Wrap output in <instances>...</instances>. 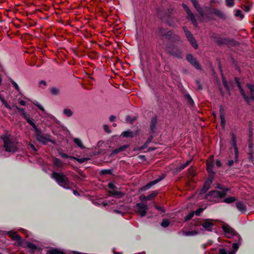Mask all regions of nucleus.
I'll list each match as a JSON object with an SVG mask.
<instances>
[{
	"label": "nucleus",
	"instance_id": "1",
	"mask_svg": "<svg viewBox=\"0 0 254 254\" xmlns=\"http://www.w3.org/2000/svg\"><path fill=\"white\" fill-rule=\"evenodd\" d=\"M222 228L225 236L228 238H233L236 242L232 244L233 250L221 248L218 250L219 254H235L239 247V243L241 239L240 236L227 224H223Z\"/></svg>",
	"mask_w": 254,
	"mask_h": 254
},
{
	"label": "nucleus",
	"instance_id": "2",
	"mask_svg": "<svg viewBox=\"0 0 254 254\" xmlns=\"http://www.w3.org/2000/svg\"><path fill=\"white\" fill-rule=\"evenodd\" d=\"M51 177L62 187L65 189L70 188L71 184L68 179L63 174L54 172L51 174Z\"/></svg>",
	"mask_w": 254,
	"mask_h": 254
},
{
	"label": "nucleus",
	"instance_id": "3",
	"mask_svg": "<svg viewBox=\"0 0 254 254\" xmlns=\"http://www.w3.org/2000/svg\"><path fill=\"white\" fill-rule=\"evenodd\" d=\"M104 206L107 205H114L112 207L113 211L117 214L123 215L128 211L127 207L123 203H117L116 200H109V202L104 203Z\"/></svg>",
	"mask_w": 254,
	"mask_h": 254
},
{
	"label": "nucleus",
	"instance_id": "4",
	"mask_svg": "<svg viewBox=\"0 0 254 254\" xmlns=\"http://www.w3.org/2000/svg\"><path fill=\"white\" fill-rule=\"evenodd\" d=\"M1 139L3 140L4 147L6 152H14L16 150V146L11 136L8 134L2 135Z\"/></svg>",
	"mask_w": 254,
	"mask_h": 254
},
{
	"label": "nucleus",
	"instance_id": "5",
	"mask_svg": "<svg viewBox=\"0 0 254 254\" xmlns=\"http://www.w3.org/2000/svg\"><path fill=\"white\" fill-rule=\"evenodd\" d=\"M235 80L237 82L240 91L242 95L243 96V98L245 99V100L248 103L250 104L252 101H253L254 100V85L251 84H247V87L251 92L249 96H247L245 94L243 88H242L240 82L238 81V79L236 78Z\"/></svg>",
	"mask_w": 254,
	"mask_h": 254
},
{
	"label": "nucleus",
	"instance_id": "6",
	"mask_svg": "<svg viewBox=\"0 0 254 254\" xmlns=\"http://www.w3.org/2000/svg\"><path fill=\"white\" fill-rule=\"evenodd\" d=\"M229 191V189H225L223 190L217 191L213 190L209 192L207 198L211 201L217 202L219 201L220 199L224 197Z\"/></svg>",
	"mask_w": 254,
	"mask_h": 254
},
{
	"label": "nucleus",
	"instance_id": "7",
	"mask_svg": "<svg viewBox=\"0 0 254 254\" xmlns=\"http://www.w3.org/2000/svg\"><path fill=\"white\" fill-rule=\"evenodd\" d=\"M20 246L23 248L29 249V253L30 254H33L36 251H41V248L37 242L34 243L24 239L23 240Z\"/></svg>",
	"mask_w": 254,
	"mask_h": 254
},
{
	"label": "nucleus",
	"instance_id": "8",
	"mask_svg": "<svg viewBox=\"0 0 254 254\" xmlns=\"http://www.w3.org/2000/svg\"><path fill=\"white\" fill-rule=\"evenodd\" d=\"M137 208V213L141 216L144 217L145 216L147 211L148 209L146 203L139 202L136 204Z\"/></svg>",
	"mask_w": 254,
	"mask_h": 254
},
{
	"label": "nucleus",
	"instance_id": "9",
	"mask_svg": "<svg viewBox=\"0 0 254 254\" xmlns=\"http://www.w3.org/2000/svg\"><path fill=\"white\" fill-rule=\"evenodd\" d=\"M7 235L11 239L15 241V245L20 246L23 239L17 234L16 231H8Z\"/></svg>",
	"mask_w": 254,
	"mask_h": 254
},
{
	"label": "nucleus",
	"instance_id": "10",
	"mask_svg": "<svg viewBox=\"0 0 254 254\" xmlns=\"http://www.w3.org/2000/svg\"><path fill=\"white\" fill-rule=\"evenodd\" d=\"M184 31L186 34V37H187L188 40L190 41L192 46L195 49H197L198 46L196 41L194 39L192 34L189 31H188L186 27H184Z\"/></svg>",
	"mask_w": 254,
	"mask_h": 254
},
{
	"label": "nucleus",
	"instance_id": "11",
	"mask_svg": "<svg viewBox=\"0 0 254 254\" xmlns=\"http://www.w3.org/2000/svg\"><path fill=\"white\" fill-rule=\"evenodd\" d=\"M165 178V175H162L161 177H159V178L156 179L155 180H153L151 182H150L148 184H147L145 186H143L141 188V190L142 191H145L148 189H149L151 187H152L153 185L156 184L161 180H162Z\"/></svg>",
	"mask_w": 254,
	"mask_h": 254
},
{
	"label": "nucleus",
	"instance_id": "12",
	"mask_svg": "<svg viewBox=\"0 0 254 254\" xmlns=\"http://www.w3.org/2000/svg\"><path fill=\"white\" fill-rule=\"evenodd\" d=\"M213 220L212 219H206L203 220L202 226L207 231H211L212 230L213 226Z\"/></svg>",
	"mask_w": 254,
	"mask_h": 254
},
{
	"label": "nucleus",
	"instance_id": "13",
	"mask_svg": "<svg viewBox=\"0 0 254 254\" xmlns=\"http://www.w3.org/2000/svg\"><path fill=\"white\" fill-rule=\"evenodd\" d=\"M187 61L190 63L195 68L200 69V66L196 59L191 54L187 56Z\"/></svg>",
	"mask_w": 254,
	"mask_h": 254
},
{
	"label": "nucleus",
	"instance_id": "14",
	"mask_svg": "<svg viewBox=\"0 0 254 254\" xmlns=\"http://www.w3.org/2000/svg\"><path fill=\"white\" fill-rule=\"evenodd\" d=\"M183 6L184 9L187 12V13L189 17H190V20L192 22V24L194 26H196L197 25V21H196V20L194 15L193 14V13L191 12V11H190V10L189 9V8L188 7V6L187 5L183 4Z\"/></svg>",
	"mask_w": 254,
	"mask_h": 254
},
{
	"label": "nucleus",
	"instance_id": "15",
	"mask_svg": "<svg viewBox=\"0 0 254 254\" xmlns=\"http://www.w3.org/2000/svg\"><path fill=\"white\" fill-rule=\"evenodd\" d=\"M209 11L210 13L213 14L219 18L224 19L226 18V16L224 13L219 9L216 8H209Z\"/></svg>",
	"mask_w": 254,
	"mask_h": 254
},
{
	"label": "nucleus",
	"instance_id": "16",
	"mask_svg": "<svg viewBox=\"0 0 254 254\" xmlns=\"http://www.w3.org/2000/svg\"><path fill=\"white\" fill-rule=\"evenodd\" d=\"M231 137H232L231 144L234 149L235 159V161L236 162L238 161V149L237 143H236V136H235V135L233 133H232L231 134Z\"/></svg>",
	"mask_w": 254,
	"mask_h": 254
},
{
	"label": "nucleus",
	"instance_id": "17",
	"mask_svg": "<svg viewBox=\"0 0 254 254\" xmlns=\"http://www.w3.org/2000/svg\"><path fill=\"white\" fill-rule=\"evenodd\" d=\"M108 187L110 189L113 190L110 191L109 193L111 196H118L119 197H121L123 195V193L119 191L115 190L114 189L115 188V185L113 183H109Z\"/></svg>",
	"mask_w": 254,
	"mask_h": 254
},
{
	"label": "nucleus",
	"instance_id": "18",
	"mask_svg": "<svg viewBox=\"0 0 254 254\" xmlns=\"http://www.w3.org/2000/svg\"><path fill=\"white\" fill-rule=\"evenodd\" d=\"M35 135L37 140L39 142H41L43 144L46 143L48 139L42 134L41 130H40L38 132H36Z\"/></svg>",
	"mask_w": 254,
	"mask_h": 254
},
{
	"label": "nucleus",
	"instance_id": "19",
	"mask_svg": "<svg viewBox=\"0 0 254 254\" xmlns=\"http://www.w3.org/2000/svg\"><path fill=\"white\" fill-rule=\"evenodd\" d=\"M46 254H65L61 249L50 248L46 251Z\"/></svg>",
	"mask_w": 254,
	"mask_h": 254
},
{
	"label": "nucleus",
	"instance_id": "20",
	"mask_svg": "<svg viewBox=\"0 0 254 254\" xmlns=\"http://www.w3.org/2000/svg\"><path fill=\"white\" fill-rule=\"evenodd\" d=\"M191 2L192 3L193 5H194V7L196 8L197 11L198 12L199 14L202 16L203 17L205 16V14L201 8V7L200 6L199 4L197 2L196 0H190Z\"/></svg>",
	"mask_w": 254,
	"mask_h": 254
},
{
	"label": "nucleus",
	"instance_id": "21",
	"mask_svg": "<svg viewBox=\"0 0 254 254\" xmlns=\"http://www.w3.org/2000/svg\"><path fill=\"white\" fill-rule=\"evenodd\" d=\"M191 2L192 3L193 5H194V7L196 8L197 11L198 12L199 14L202 16L203 17L205 16V14L201 8V7L200 6L199 4L197 2L196 0H190Z\"/></svg>",
	"mask_w": 254,
	"mask_h": 254
},
{
	"label": "nucleus",
	"instance_id": "22",
	"mask_svg": "<svg viewBox=\"0 0 254 254\" xmlns=\"http://www.w3.org/2000/svg\"><path fill=\"white\" fill-rule=\"evenodd\" d=\"M237 208L242 213H244L247 210L246 205L242 201H238L236 203Z\"/></svg>",
	"mask_w": 254,
	"mask_h": 254
},
{
	"label": "nucleus",
	"instance_id": "23",
	"mask_svg": "<svg viewBox=\"0 0 254 254\" xmlns=\"http://www.w3.org/2000/svg\"><path fill=\"white\" fill-rule=\"evenodd\" d=\"M160 35L163 39H171L172 36V32L171 31L167 32L165 30L161 29L160 30Z\"/></svg>",
	"mask_w": 254,
	"mask_h": 254
},
{
	"label": "nucleus",
	"instance_id": "24",
	"mask_svg": "<svg viewBox=\"0 0 254 254\" xmlns=\"http://www.w3.org/2000/svg\"><path fill=\"white\" fill-rule=\"evenodd\" d=\"M213 157H210L207 161V171L209 173L214 174L213 171Z\"/></svg>",
	"mask_w": 254,
	"mask_h": 254
},
{
	"label": "nucleus",
	"instance_id": "25",
	"mask_svg": "<svg viewBox=\"0 0 254 254\" xmlns=\"http://www.w3.org/2000/svg\"><path fill=\"white\" fill-rule=\"evenodd\" d=\"M173 55L176 56L178 58H182L183 57V54L182 52L179 49L174 48L171 50H168Z\"/></svg>",
	"mask_w": 254,
	"mask_h": 254
},
{
	"label": "nucleus",
	"instance_id": "26",
	"mask_svg": "<svg viewBox=\"0 0 254 254\" xmlns=\"http://www.w3.org/2000/svg\"><path fill=\"white\" fill-rule=\"evenodd\" d=\"M128 147V146L127 145H123L122 146H121L114 150L112 151L110 156H112L113 155H114L119 152H122V151H125L127 147Z\"/></svg>",
	"mask_w": 254,
	"mask_h": 254
},
{
	"label": "nucleus",
	"instance_id": "27",
	"mask_svg": "<svg viewBox=\"0 0 254 254\" xmlns=\"http://www.w3.org/2000/svg\"><path fill=\"white\" fill-rule=\"evenodd\" d=\"M182 234L185 236H194L199 234V232L197 230H190L188 231H183Z\"/></svg>",
	"mask_w": 254,
	"mask_h": 254
},
{
	"label": "nucleus",
	"instance_id": "28",
	"mask_svg": "<svg viewBox=\"0 0 254 254\" xmlns=\"http://www.w3.org/2000/svg\"><path fill=\"white\" fill-rule=\"evenodd\" d=\"M157 122V121L156 118H153L151 119L150 127L151 131L152 133H154L155 131Z\"/></svg>",
	"mask_w": 254,
	"mask_h": 254
},
{
	"label": "nucleus",
	"instance_id": "29",
	"mask_svg": "<svg viewBox=\"0 0 254 254\" xmlns=\"http://www.w3.org/2000/svg\"><path fill=\"white\" fill-rule=\"evenodd\" d=\"M212 183L211 180H208L206 181L204 184V185L201 190L202 192H205L206 191L208 190L210 188V185Z\"/></svg>",
	"mask_w": 254,
	"mask_h": 254
},
{
	"label": "nucleus",
	"instance_id": "30",
	"mask_svg": "<svg viewBox=\"0 0 254 254\" xmlns=\"http://www.w3.org/2000/svg\"><path fill=\"white\" fill-rule=\"evenodd\" d=\"M53 163L54 165L58 168H62L64 165V162L58 158H55Z\"/></svg>",
	"mask_w": 254,
	"mask_h": 254
},
{
	"label": "nucleus",
	"instance_id": "31",
	"mask_svg": "<svg viewBox=\"0 0 254 254\" xmlns=\"http://www.w3.org/2000/svg\"><path fill=\"white\" fill-rule=\"evenodd\" d=\"M158 193H159L158 190H154V191H151L150 192V193L147 196L148 200H153Z\"/></svg>",
	"mask_w": 254,
	"mask_h": 254
},
{
	"label": "nucleus",
	"instance_id": "32",
	"mask_svg": "<svg viewBox=\"0 0 254 254\" xmlns=\"http://www.w3.org/2000/svg\"><path fill=\"white\" fill-rule=\"evenodd\" d=\"M151 138H149L146 142L142 146L140 147L135 148L133 150L134 151H141L145 148V147L147 146V144L151 142Z\"/></svg>",
	"mask_w": 254,
	"mask_h": 254
},
{
	"label": "nucleus",
	"instance_id": "33",
	"mask_svg": "<svg viewBox=\"0 0 254 254\" xmlns=\"http://www.w3.org/2000/svg\"><path fill=\"white\" fill-rule=\"evenodd\" d=\"M15 108L18 110V111L21 114V115L23 118H27V115H28V114L26 113L25 109L19 108L17 106H15Z\"/></svg>",
	"mask_w": 254,
	"mask_h": 254
},
{
	"label": "nucleus",
	"instance_id": "34",
	"mask_svg": "<svg viewBox=\"0 0 254 254\" xmlns=\"http://www.w3.org/2000/svg\"><path fill=\"white\" fill-rule=\"evenodd\" d=\"M123 137H133L134 136L133 132L130 130L124 131L121 134Z\"/></svg>",
	"mask_w": 254,
	"mask_h": 254
},
{
	"label": "nucleus",
	"instance_id": "35",
	"mask_svg": "<svg viewBox=\"0 0 254 254\" xmlns=\"http://www.w3.org/2000/svg\"><path fill=\"white\" fill-rule=\"evenodd\" d=\"M63 113L67 117H71L73 114L72 111L68 108L64 109L63 111Z\"/></svg>",
	"mask_w": 254,
	"mask_h": 254
},
{
	"label": "nucleus",
	"instance_id": "36",
	"mask_svg": "<svg viewBox=\"0 0 254 254\" xmlns=\"http://www.w3.org/2000/svg\"><path fill=\"white\" fill-rule=\"evenodd\" d=\"M74 142L81 148H84V147L82 144V141L80 139L78 138H75L74 139Z\"/></svg>",
	"mask_w": 254,
	"mask_h": 254
},
{
	"label": "nucleus",
	"instance_id": "37",
	"mask_svg": "<svg viewBox=\"0 0 254 254\" xmlns=\"http://www.w3.org/2000/svg\"><path fill=\"white\" fill-rule=\"evenodd\" d=\"M50 91L51 93L54 95H58L60 93V90L59 89L56 88V87H53L50 89Z\"/></svg>",
	"mask_w": 254,
	"mask_h": 254
},
{
	"label": "nucleus",
	"instance_id": "38",
	"mask_svg": "<svg viewBox=\"0 0 254 254\" xmlns=\"http://www.w3.org/2000/svg\"><path fill=\"white\" fill-rule=\"evenodd\" d=\"M169 224H170V221L168 219H165L163 220V221L161 224V225L162 227L167 228V227L169 226Z\"/></svg>",
	"mask_w": 254,
	"mask_h": 254
},
{
	"label": "nucleus",
	"instance_id": "39",
	"mask_svg": "<svg viewBox=\"0 0 254 254\" xmlns=\"http://www.w3.org/2000/svg\"><path fill=\"white\" fill-rule=\"evenodd\" d=\"M236 199L234 197H229L225 198L224 202L227 203H230L234 202Z\"/></svg>",
	"mask_w": 254,
	"mask_h": 254
},
{
	"label": "nucleus",
	"instance_id": "40",
	"mask_svg": "<svg viewBox=\"0 0 254 254\" xmlns=\"http://www.w3.org/2000/svg\"><path fill=\"white\" fill-rule=\"evenodd\" d=\"M235 15L237 17H240L241 19H243L244 17L243 14L242 13V11L240 10H236Z\"/></svg>",
	"mask_w": 254,
	"mask_h": 254
},
{
	"label": "nucleus",
	"instance_id": "41",
	"mask_svg": "<svg viewBox=\"0 0 254 254\" xmlns=\"http://www.w3.org/2000/svg\"><path fill=\"white\" fill-rule=\"evenodd\" d=\"M226 5L232 7L234 5V0H226Z\"/></svg>",
	"mask_w": 254,
	"mask_h": 254
},
{
	"label": "nucleus",
	"instance_id": "42",
	"mask_svg": "<svg viewBox=\"0 0 254 254\" xmlns=\"http://www.w3.org/2000/svg\"><path fill=\"white\" fill-rule=\"evenodd\" d=\"M220 120L221 126L223 128L224 127L225 125V117L223 114H221L220 115Z\"/></svg>",
	"mask_w": 254,
	"mask_h": 254
},
{
	"label": "nucleus",
	"instance_id": "43",
	"mask_svg": "<svg viewBox=\"0 0 254 254\" xmlns=\"http://www.w3.org/2000/svg\"><path fill=\"white\" fill-rule=\"evenodd\" d=\"M194 212H191L190 213H189L186 217H185V220L186 221H188L191 218H192V217L194 215Z\"/></svg>",
	"mask_w": 254,
	"mask_h": 254
},
{
	"label": "nucleus",
	"instance_id": "44",
	"mask_svg": "<svg viewBox=\"0 0 254 254\" xmlns=\"http://www.w3.org/2000/svg\"><path fill=\"white\" fill-rule=\"evenodd\" d=\"M33 103L42 111H43V112H45V109L43 108V107L40 104H39L38 102L36 101L35 102H34Z\"/></svg>",
	"mask_w": 254,
	"mask_h": 254
},
{
	"label": "nucleus",
	"instance_id": "45",
	"mask_svg": "<svg viewBox=\"0 0 254 254\" xmlns=\"http://www.w3.org/2000/svg\"><path fill=\"white\" fill-rule=\"evenodd\" d=\"M33 103L42 111H43V112H45V109L43 108V107L40 104H39L38 102L36 101L35 102H34Z\"/></svg>",
	"mask_w": 254,
	"mask_h": 254
},
{
	"label": "nucleus",
	"instance_id": "46",
	"mask_svg": "<svg viewBox=\"0 0 254 254\" xmlns=\"http://www.w3.org/2000/svg\"><path fill=\"white\" fill-rule=\"evenodd\" d=\"M76 161L79 163H84L89 160L88 158H75Z\"/></svg>",
	"mask_w": 254,
	"mask_h": 254
},
{
	"label": "nucleus",
	"instance_id": "47",
	"mask_svg": "<svg viewBox=\"0 0 254 254\" xmlns=\"http://www.w3.org/2000/svg\"><path fill=\"white\" fill-rule=\"evenodd\" d=\"M11 83L15 89L18 92L20 91V88L18 84L13 80H11Z\"/></svg>",
	"mask_w": 254,
	"mask_h": 254
},
{
	"label": "nucleus",
	"instance_id": "48",
	"mask_svg": "<svg viewBox=\"0 0 254 254\" xmlns=\"http://www.w3.org/2000/svg\"><path fill=\"white\" fill-rule=\"evenodd\" d=\"M154 207L158 210H159V211H162V212H165V209L164 207H160V206H158V205H157L156 204H155V203L154 204Z\"/></svg>",
	"mask_w": 254,
	"mask_h": 254
},
{
	"label": "nucleus",
	"instance_id": "49",
	"mask_svg": "<svg viewBox=\"0 0 254 254\" xmlns=\"http://www.w3.org/2000/svg\"><path fill=\"white\" fill-rule=\"evenodd\" d=\"M139 200H141V201L148 200L147 196L145 195L144 194L140 195L139 197Z\"/></svg>",
	"mask_w": 254,
	"mask_h": 254
},
{
	"label": "nucleus",
	"instance_id": "50",
	"mask_svg": "<svg viewBox=\"0 0 254 254\" xmlns=\"http://www.w3.org/2000/svg\"><path fill=\"white\" fill-rule=\"evenodd\" d=\"M24 118L26 120L27 123L30 125H31L33 123H34L33 121V120L30 118V116L29 114L28 115H27V118Z\"/></svg>",
	"mask_w": 254,
	"mask_h": 254
},
{
	"label": "nucleus",
	"instance_id": "51",
	"mask_svg": "<svg viewBox=\"0 0 254 254\" xmlns=\"http://www.w3.org/2000/svg\"><path fill=\"white\" fill-rule=\"evenodd\" d=\"M103 128H104V129L105 130V131L106 132H107V133H111V130L109 129V127L108 125H104L103 126Z\"/></svg>",
	"mask_w": 254,
	"mask_h": 254
},
{
	"label": "nucleus",
	"instance_id": "52",
	"mask_svg": "<svg viewBox=\"0 0 254 254\" xmlns=\"http://www.w3.org/2000/svg\"><path fill=\"white\" fill-rule=\"evenodd\" d=\"M203 211V209L202 208H198L195 211V214L196 215L198 216L200 214V213Z\"/></svg>",
	"mask_w": 254,
	"mask_h": 254
},
{
	"label": "nucleus",
	"instance_id": "53",
	"mask_svg": "<svg viewBox=\"0 0 254 254\" xmlns=\"http://www.w3.org/2000/svg\"><path fill=\"white\" fill-rule=\"evenodd\" d=\"M60 155H61V156L62 158H65V159L68 158L70 157L68 155H67L64 153H63V152H60Z\"/></svg>",
	"mask_w": 254,
	"mask_h": 254
},
{
	"label": "nucleus",
	"instance_id": "54",
	"mask_svg": "<svg viewBox=\"0 0 254 254\" xmlns=\"http://www.w3.org/2000/svg\"><path fill=\"white\" fill-rule=\"evenodd\" d=\"M18 103L21 106L26 105V102L20 98L18 99Z\"/></svg>",
	"mask_w": 254,
	"mask_h": 254
},
{
	"label": "nucleus",
	"instance_id": "55",
	"mask_svg": "<svg viewBox=\"0 0 254 254\" xmlns=\"http://www.w3.org/2000/svg\"><path fill=\"white\" fill-rule=\"evenodd\" d=\"M33 127V128L36 131V132H38V131H39L40 130L37 127L36 125L34 123H33L32 124H31L30 125Z\"/></svg>",
	"mask_w": 254,
	"mask_h": 254
},
{
	"label": "nucleus",
	"instance_id": "56",
	"mask_svg": "<svg viewBox=\"0 0 254 254\" xmlns=\"http://www.w3.org/2000/svg\"><path fill=\"white\" fill-rule=\"evenodd\" d=\"M33 127V128L36 131V132H38V131H39L40 130L37 127L36 125L34 123H33L32 124H31L30 125Z\"/></svg>",
	"mask_w": 254,
	"mask_h": 254
},
{
	"label": "nucleus",
	"instance_id": "57",
	"mask_svg": "<svg viewBox=\"0 0 254 254\" xmlns=\"http://www.w3.org/2000/svg\"><path fill=\"white\" fill-rule=\"evenodd\" d=\"M135 119L134 117L133 118H131L129 116H127V122H130V123H132L135 120Z\"/></svg>",
	"mask_w": 254,
	"mask_h": 254
},
{
	"label": "nucleus",
	"instance_id": "58",
	"mask_svg": "<svg viewBox=\"0 0 254 254\" xmlns=\"http://www.w3.org/2000/svg\"><path fill=\"white\" fill-rule=\"evenodd\" d=\"M216 187L218 189H219L220 190H223L225 189H228L227 188H224L220 184H217L216 185Z\"/></svg>",
	"mask_w": 254,
	"mask_h": 254
},
{
	"label": "nucleus",
	"instance_id": "59",
	"mask_svg": "<svg viewBox=\"0 0 254 254\" xmlns=\"http://www.w3.org/2000/svg\"><path fill=\"white\" fill-rule=\"evenodd\" d=\"M187 167L186 165L184 164H183L181 165V166L178 168V171H181L184 168H185Z\"/></svg>",
	"mask_w": 254,
	"mask_h": 254
},
{
	"label": "nucleus",
	"instance_id": "60",
	"mask_svg": "<svg viewBox=\"0 0 254 254\" xmlns=\"http://www.w3.org/2000/svg\"><path fill=\"white\" fill-rule=\"evenodd\" d=\"M223 83L224 86H225V88L227 90H228V86L227 82H226V80L224 78H223Z\"/></svg>",
	"mask_w": 254,
	"mask_h": 254
},
{
	"label": "nucleus",
	"instance_id": "61",
	"mask_svg": "<svg viewBox=\"0 0 254 254\" xmlns=\"http://www.w3.org/2000/svg\"><path fill=\"white\" fill-rule=\"evenodd\" d=\"M28 145L29 147L31 148L34 151L36 152L37 151L36 148L35 147L33 144L29 143Z\"/></svg>",
	"mask_w": 254,
	"mask_h": 254
},
{
	"label": "nucleus",
	"instance_id": "62",
	"mask_svg": "<svg viewBox=\"0 0 254 254\" xmlns=\"http://www.w3.org/2000/svg\"><path fill=\"white\" fill-rule=\"evenodd\" d=\"M68 254H82L81 253L76 251H70Z\"/></svg>",
	"mask_w": 254,
	"mask_h": 254
},
{
	"label": "nucleus",
	"instance_id": "63",
	"mask_svg": "<svg viewBox=\"0 0 254 254\" xmlns=\"http://www.w3.org/2000/svg\"><path fill=\"white\" fill-rule=\"evenodd\" d=\"M39 84L40 85H44V86H46L47 85V83L44 80H41L39 82Z\"/></svg>",
	"mask_w": 254,
	"mask_h": 254
},
{
	"label": "nucleus",
	"instance_id": "64",
	"mask_svg": "<svg viewBox=\"0 0 254 254\" xmlns=\"http://www.w3.org/2000/svg\"><path fill=\"white\" fill-rule=\"evenodd\" d=\"M196 84L197 85L198 89H201L202 88V87H201L200 82L198 80H196Z\"/></svg>",
	"mask_w": 254,
	"mask_h": 254
}]
</instances>
